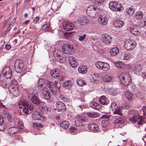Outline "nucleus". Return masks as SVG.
Instances as JSON below:
<instances>
[{
    "label": "nucleus",
    "instance_id": "obj_20",
    "mask_svg": "<svg viewBox=\"0 0 146 146\" xmlns=\"http://www.w3.org/2000/svg\"><path fill=\"white\" fill-rule=\"evenodd\" d=\"M88 128L94 131H96L99 129L98 125L96 123H90L88 125Z\"/></svg>",
    "mask_w": 146,
    "mask_h": 146
},
{
    "label": "nucleus",
    "instance_id": "obj_58",
    "mask_svg": "<svg viewBox=\"0 0 146 146\" xmlns=\"http://www.w3.org/2000/svg\"><path fill=\"white\" fill-rule=\"evenodd\" d=\"M49 25L48 24H46L44 25L42 27V29L43 30H46L49 27Z\"/></svg>",
    "mask_w": 146,
    "mask_h": 146
},
{
    "label": "nucleus",
    "instance_id": "obj_56",
    "mask_svg": "<svg viewBox=\"0 0 146 146\" xmlns=\"http://www.w3.org/2000/svg\"><path fill=\"white\" fill-rule=\"evenodd\" d=\"M142 109L143 112V116L144 118H146V106H143Z\"/></svg>",
    "mask_w": 146,
    "mask_h": 146
},
{
    "label": "nucleus",
    "instance_id": "obj_42",
    "mask_svg": "<svg viewBox=\"0 0 146 146\" xmlns=\"http://www.w3.org/2000/svg\"><path fill=\"white\" fill-rule=\"evenodd\" d=\"M109 122L107 120H103L102 121L101 125L102 127L104 129L107 128L108 126Z\"/></svg>",
    "mask_w": 146,
    "mask_h": 146
},
{
    "label": "nucleus",
    "instance_id": "obj_36",
    "mask_svg": "<svg viewBox=\"0 0 146 146\" xmlns=\"http://www.w3.org/2000/svg\"><path fill=\"white\" fill-rule=\"evenodd\" d=\"M113 78L111 76L108 75H106L103 77V80L105 82H109L112 81Z\"/></svg>",
    "mask_w": 146,
    "mask_h": 146
},
{
    "label": "nucleus",
    "instance_id": "obj_12",
    "mask_svg": "<svg viewBox=\"0 0 146 146\" xmlns=\"http://www.w3.org/2000/svg\"><path fill=\"white\" fill-rule=\"evenodd\" d=\"M41 92L44 98L46 100H49L51 97V94L46 87L43 88Z\"/></svg>",
    "mask_w": 146,
    "mask_h": 146
},
{
    "label": "nucleus",
    "instance_id": "obj_21",
    "mask_svg": "<svg viewBox=\"0 0 146 146\" xmlns=\"http://www.w3.org/2000/svg\"><path fill=\"white\" fill-rule=\"evenodd\" d=\"M59 71L58 70L54 69L50 72L53 78L59 79L60 77L59 75Z\"/></svg>",
    "mask_w": 146,
    "mask_h": 146
},
{
    "label": "nucleus",
    "instance_id": "obj_4",
    "mask_svg": "<svg viewBox=\"0 0 146 146\" xmlns=\"http://www.w3.org/2000/svg\"><path fill=\"white\" fill-rule=\"evenodd\" d=\"M109 7L112 11H120L122 8L121 5L114 1H111L110 2Z\"/></svg>",
    "mask_w": 146,
    "mask_h": 146
},
{
    "label": "nucleus",
    "instance_id": "obj_44",
    "mask_svg": "<svg viewBox=\"0 0 146 146\" xmlns=\"http://www.w3.org/2000/svg\"><path fill=\"white\" fill-rule=\"evenodd\" d=\"M126 11L128 15H133L134 12V11L132 7L127 8L126 9Z\"/></svg>",
    "mask_w": 146,
    "mask_h": 146
},
{
    "label": "nucleus",
    "instance_id": "obj_33",
    "mask_svg": "<svg viewBox=\"0 0 146 146\" xmlns=\"http://www.w3.org/2000/svg\"><path fill=\"white\" fill-rule=\"evenodd\" d=\"M114 25L115 27L119 28L122 27L124 25L123 22L121 20H117L114 23Z\"/></svg>",
    "mask_w": 146,
    "mask_h": 146
},
{
    "label": "nucleus",
    "instance_id": "obj_64",
    "mask_svg": "<svg viewBox=\"0 0 146 146\" xmlns=\"http://www.w3.org/2000/svg\"><path fill=\"white\" fill-rule=\"evenodd\" d=\"M104 0H95L96 4H99L103 2Z\"/></svg>",
    "mask_w": 146,
    "mask_h": 146
},
{
    "label": "nucleus",
    "instance_id": "obj_59",
    "mask_svg": "<svg viewBox=\"0 0 146 146\" xmlns=\"http://www.w3.org/2000/svg\"><path fill=\"white\" fill-rule=\"evenodd\" d=\"M26 107L28 109H29L30 110H32L34 109L33 105H31V104H29V103H28V105Z\"/></svg>",
    "mask_w": 146,
    "mask_h": 146
},
{
    "label": "nucleus",
    "instance_id": "obj_63",
    "mask_svg": "<svg viewBox=\"0 0 146 146\" xmlns=\"http://www.w3.org/2000/svg\"><path fill=\"white\" fill-rule=\"evenodd\" d=\"M39 17H36L34 19L33 22V23L35 24H36L39 21Z\"/></svg>",
    "mask_w": 146,
    "mask_h": 146
},
{
    "label": "nucleus",
    "instance_id": "obj_3",
    "mask_svg": "<svg viewBox=\"0 0 146 146\" xmlns=\"http://www.w3.org/2000/svg\"><path fill=\"white\" fill-rule=\"evenodd\" d=\"M96 67L99 70L103 71H107L110 68L109 64L104 62L98 61L95 64Z\"/></svg>",
    "mask_w": 146,
    "mask_h": 146
},
{
    "label": "nucleus",
    "instance_id": "obj_49",
    "mask_svg": "<svg viewBox=\"0 0 146 146\" xmlns=\"http://www.w3.org/2000/svg\"><path fill=\"white\" fill-rule=\"evenodd\" d=\"M146 25V21L141 20L139 24V26L140 27H143Z\"/></svg>",
    "mask_w": 146,
    "mask_h": 146
},
{
    "label": "nucleus",
    "instance_id": "obj_11",
    "mask_svg": "<svg viewBox=\"0 0 146 146\" xmlns=\"http://www.w3.org/2000/svg\"><path fill=\"white\" fill-rule=\"evenodd\" d=\"M62 25L64 29L68 31L72 30L74 27V24L70 21L64 22Z\"/></svg>",
    "mask_w": 146,
    "mask_h": 146
},
{
    "label": "nucleus",
    "instance_id": "obj_26",
    "mask_svg": "<svg viewBox=\"0 0 146 146\" xmlns=\"http://www.w3.org/2000/svg\"><path fill=\"white\" fill-rule=\"evenodd\" d=\"M28 102L24 99H22L19 103V106L20 108H22L24 107H27L28 105Z\"/></svg>",
    "mask_w": 146,
    "mask_h": 146
},
{
    "label": "nucleus",
    "instance_id": "obj_43",
    "mask_svg": "<svg viewBox=\"0 0 146 146\" xmlns=\"http://www.w3.org/2000/svg\"><path fill=\"white\" fill-rule=\"evenodd\" d=\"M58 52L56 54V60L59 62L60 63H62L63 62V57L62 56L60 55L58 52Z\"/></svg>",
    "mask_w": 146,
    "mask_h": 146
},
{
    "label": "nucleus",
    "instance_id": "obj_55",
    "mask_svg": "<svg viewBox=\"0 0 146 146\" xmlns=\"http://www.w3.org/2000/svg\"><path fill=\"white\" fill-rule=\"evenodd\" d=\"M86 35V34H84L82 35H80L78 36V40L80 41H82L85 38Z\"/></svg>",
    "mask_w": 146,
    "mask_h": 146
},
{
    "label": "nucleus",
    "instance_id": "obj_24",
    "mask_svg": "<svg viewBox=\"0 0 146 146\" xmlns=\"http://www.w3.org/2000/svg\"><path fill=\"white\" fill-rule=\"evenodd\" d=\"M38 109L43 113L49 112L50 111V108L44 106H40Z\"/></svg>",
    "mask_w": 146,
    "mask_h": 146
},
{
    "label": "nucleus",
    "instance_id": "obj_18",
    "mask_svg": "<svg viewBox=\"0 0 146 146\" xmlns=\"http://www.w3.org/2000/svg\"><path fill=\"white\" fill-rule=\"evenodd\" d=\"M9 90L10 93L15 97L17 96L19 94L17 87H9Z\"/></svg>",
    "mask_w": 146,
    "mask_h": 146
},
{
    "label": "nucleus",
    "instance_id": "obj_57",
    "mask_svg": "<svg viewBox=\"0 0 146 146\" xmlns=\"http://www.w3.org/2000/svg\"><path fill=\"white\" fill-rule=\"evenodd\" d=\"M22 111L23 112L26 114H28L29 113V110L26 107L24 108L23 109Z\"/></svg>",
    "mask_w": 146,
    "mask_h": 146
},
{
    "label": "nucleus",
    "instance_id": "obj_39",
    "mask_svg": "<svg viewBox=\"0 0 146 146\" xmlns=\"http://www.w3.org/2000/svg\"><path fill=\"white\" fill-rule=\"evenodd\" d=\"M125 95L126 98L129 101H131L133 98V94L129 91H127L125 93Z\"/></svg>",
    "mask_w": 146,
    "mask_h": 146
},
{
    "label": "nucleus",
    "instance_id": "obj_14",
    "mask_svg": "<svg viewBox=\"0 0 146 146\" xmlns=\"http://www.w3.org/2000/svg\"><path fill=\"white\" fill-rule=\"evenodd\" d=\"M78 22L81 25L85 26L88 24L89 21L87 18L85 16H82L78 18Z\"/></svg>",
    "mask_w": 146,
    "mask_h": 146
},
{
    "label": "nucleus",
    "instance_id": "obj_10",
    "mask_svg": "<svg viewBox=\"0 0 146 146\" xmlns=\"http://www.w3.org/2000/svg\"><path fill=\"white\" fill-rule=\"evenodd\" d=\"M74 49V47L72 45H71L66 44H64L62 46V50L64 54H70Z\"/></svg>",
    "mask_w": 146,
    "mask_h": 146
},
{
    "label": "nucleus",
    "instance_id": "obj_1",
    "mask_svg": "<svg viewBox=\"0 0 146 146\" xmlns=\"http://www.w3.org/2000/svg\"><path fill=\"white\" fill-rule=\"evenodd\" d=\"M135 112L133 110L129 111L128 113L129 120L132 123H134L138 121L137 123L141 125L143 122L144 119L142 116H137L135 114Z\"/></svg>",
    "mask_w": 146,
    "mask_h": 146
},
{
    "label": "nucleus",
    "instance_id": "obj_53",
    "mask_svg": "<svg viewBox=\"0 0 146 146\" xmlns=\"http://www.w3.org/2000/svg\"><path fill=\"white\" fill-rule=\"evenodd\" d=\"M42 125L41 124H38L37 123H33V127L35 128L38 129V127L40 126L41 127Z\"/></svg>",
    "mask_w": 146,
    "mask_h": 146
},
{
    "label": "nucleus",
    "instance_id": "obj_41",
    "mask_svg": "<svg viewBox=\"0 0 146 146\" xmlns=\"http://www.w3.org/2000/svg\"><path fill=\"white\" fill-rule=\"evenodd\" d=\"M113 111L114 115L116 114L120 116L122 115V111L121 108L119 107H118L117 109H116L115 110H113Z\"/></svg>",
    "mask_w": 146,
    "mask_h": 146
},
{
    "label": "nucleus",
    "instance_id": "obj_40",
    "mask_svg": "<svg viewBox=\"0 0 146 146\" xmlns=\"http://www.w3.org/2000/svg\"><path fill=\"white\" fill-rule=\"evenodd\" d=\"M2 115L4 118L8 120L10 119L11 117V115L7 111H4L2 113Z\"/></svg>",
    "mask_w": 146,
    "mask_h": 146
},
{
    "label": "nucleus",
    "instance_id": "obj_7",
    "mask_svg": "<svg viewBox=\"0 0 146 146\" xmlns=\"http://www.w3.org/2000/svg\"><path fill=\"white\" fill-rule=\"evenodd\" d=\"M23 64L21 60L17 59L15 61L14 66L16 72L21 73L23 69Z\"/></svg>",
    "mask_w": 146,
    "mask_h": 146
},
{
    "label": "nucleus",
    "instance_id": "obj_31",
    "mask_svg": "<svg viewBox=\"0 0 146 146\" xmlns=\"http://www.w3.org/2000/svg\"><path fill=\"white\" fill-rule=\"evenodd\" d=\"M31 100L33 103L36 104L38 105L40 102V101L39 98L35 96H33L31 98Z\"/></svg>",
    "mask_w": 146,
    "mask_h": 146
},
{
    "label": "nucleus",
    "instance_id": "obj_15",
    "mask_svg": "<svg viewBox=\"0 0 146 146\" xmlns=\"http://www.w3.org/2000/svg\"><path fill=\"white\" fill-rule=\"evenodd\" d=\"M86 119L83 117H79V118L75 121V125L77 126L81 127L83 126L84 122L86 121Z\"/></svg>",
    "mask_w": 146,
    "mask_h": 146
},
{
    "label": "nucleus",
    "instance_id": "obj_38",
    "mask_svg": "<svg viewBox=\"0 0 146 146\" xmlns=\"http://www.w3.org/2000/svg\"><path fill=\"white\" fill-rule=\"evenodd\" d=\"M1 77H0V85L4 88H6L8 86L7 82L5 79H2Z\"/></svg>",
    "mask_w": 146,
    "mask_h": 146
},
{
    "label": "nucleus",
    "instance_id": "obj_8",
    "mask_svg": "<svg viewBox=\"0 0 146 146\" xmlns=\"http://www.w3.org/2000/svg\"><path fill=\"white\" fill-rule=\"evenodd\" d=\"M136 44V43L133 41L127 40L125 42L124 47L127 50L130 51L135 48Z\"/></svg>",
    "mask_w": 146,
    "mask_h": 146
},
{
    "label": "nucleus",
    "instance_id": "obj_47",
    "mask_svg": "<svg viewBox=\"0 0 146 146\" xmlns=\"http://www.w3.org/2000/svg\"><path fill=\"white\" fill-rule=\"evenodd\" d=\"M106 97L104 96H102L99 100V102L102 104H105L106 103Z\"/></svg>",
    "mask_w": 146,
    "mask_h": 146
},
{
    "label": "nucleus",
    "instance_id": "obj_54",
    "mask_svg": "<svg viewBox=\"0 0 146 146\" xmlns=\"http://www.w3.org/2000/svg\"><path fill=\"white\" fill-rule=\"evenodd\" d=\"M38 86L39 90H40L41 91L42 90V89L43 88L46 87H45V84H44L43 83L41 84H39Z\"/></svg>",
    "mask_w": 146,
    "mask_h": 146
},
{
    "label": "nucleus",
    "instance_id": "obj_52",
    "mask_svg": "<svg viewBox=\"0 0 146 146\" xmlns=\"http://www.w3.org/2000/svg\"><path fill=\"white\" fill-rule=\"evenodd\" d=\"M122 121V119L119 117L114 120V123L115 124L121 123Z\"/></svg>",
    "mask_w": 146,
    "mask_h": 146
},
{
    "label": "nucleus",
    "instance_id": "obj_27",
    "mask_svg": "<svg viewBox=\"0 0 146 146\" xmlns=\"http://www.w3.org/2000/svg\"><path fill=\"white\" fill-rule=\"evenodd\" d=\"M87 69L86 66H80L78 68V72L80 74H85L87 72Z\"/></svg>",
    "mask_w": 146,
    "mask_h": 146
},
{
    "label": "nucleus",
    "instance_id": "obj_60",
    "mask_svg": "<svg viewBox=\"0 0 146 146\" xmlns=\"http://www.w3.org/2000/svg\"><path fill=\"white\" fill-rule=\"evenodd\" d=\"M115 65L117 68H121V62H116L115 63Z\"/></svg>",
    "mask_w": 146,
    "mask_h": 146
},
{
    "label": "nucleus",
    "instance_id": "obj_6",
    "mask_svg": "<svg viewBox=\"0 0 146 146\" xmlns=\"http://www.w3.org/2000/svg\"><path fill=\"white\" fill-rule=\"evenodd\" d=\"M97 7L96 5H90L87 9L86 13L90 17H94L96 15Z\"/></svg>",
    "mask_w": 146,
    "mask_h": 146
},
{
    "label": "nucleus",
    "instance_id": "obj_29",
    "mask_svg": "<svg viewBox=\"0 0 146 146\" xmlns=\"http://www.w3.org/2000/svg\"><path fill=\"white\" fill-rule=\"evenodd\" d=\"M86 115L90 117L96 118L100 117V115L95 112H91L86 113Z\"/></svg>",
    "mask_w": 146,
    "mask_h": 146
},
{
    "label": "nucleus",
    "instance_id": "obj_19",
    "mask_svg": "<svg viewBox=\"0 0 146 146\" xmlns=\"http://www.w3.org/2000/svg\"><path fill=\"white\" fill-rule=\"evenodd\" d=\"M98 21L100 24L102 25H105L108 22L107 18L104 16L100 15L98 19Z\"/></svg>",
    "mask_w": 146,
    "mask_h": 146
},
{
    "label": "nucleus",
    "instance_id": "obj_2",
    "mask_svg": "<svg viewBox=\"0 0 146 146\" xmlns=\"http://www.w3.org/2000/svg\"><path fill=\"white\" fill-rule=\"evenodd\" d=\"M16 125L17 127H13L8 129V131L10 134H15L23 128V124L22 121H18L17 122Z\"/></svg>",
    "mask_w": 146,
    "mask_h": 146
},
{
    "label": "nucleus",
    "instance_id": "obj_48",
    "mask_svg": "<svg viewBox=\"0 0 146 146\" xmlns=\"http://www.w3.org/2000/svg\"><path fill=\"white\" fill-rule=\"evenodd\" d=\"M18 82L17 81L15 80H13L11 82V83L9 86V87H18Z\"/></svg>",
    "mask_w": 146,
    "mask_h": 146
},
{
    "label": "nucleus",
    "instance_id": "obj_25",
    "mask_svg": "<svg viewBox=\"0 0 146 146\" xmlns=\"http://www.w3.org/2000/svg\"><path fill=\"white\" fill-rule=\"evenodd\" d=\"M58 124L61 127L64 129L68 128L69 125L68 122L66 121H60L59 122Z\"/></svg>",
    "mask_w": 146,
    "mask_h": 146
},
{
    "label": "nucleus",
    "instance_id": "obj_5",
    "mask_svg": "<svg viewBox=\"0 0 146 146\" xmlns=\"http://www.w3.org/2000/svg\"><path fill=\"white\" fill-rule=\"evenodd\" d=\"M120 78L121 82L125 85H128L131 82V78L127 73L122 74Z\"/></svg>",
    "mask_w": 146,
    "mask_h": 146
},
{
    "label": "nucleus",
    "instance_id": "obj_13",
    "mask_svg": "<svg viewBox=\"0 0 146 146\" xmlns=\"http://www.w3.org/2000/svg\"><path fill=\"white\" fill-rule=\"evenodd\" d=\"M32 117L34 120H44L45 119L43 114L38 112L33 113L32 114Z\"/></svg>",
    "mask_w": 146,
    "mask_h": 146
},
{
    "label": "nucleus",
    "instance_id": "obj_32",
    "mask_svg": "<svg viewBox=\"0 0 146 146\" xmlns=\"http://www.w3.org/2000/svg\"><path fill=\"white\" fill-rule=\"evenodd\" d=\"M142 67L141 65L139 64L135 66L133 68V71L134 73L137 74L141 70Z\"/></svg>",
    "mask_w": 146,
    "mask_h": 146
},
{
    "label": "nucleus",
    "instance_id": "obj_28",
    "mask_svg": "<svg viewBox=\"0 0 146 146\" xmlns=\"http://www.w3.org/2000/svg\"><path fill=\"white\" fill-rule=\"evenodd\" d=\"M57 82L55 81L54 82L48 81L47 83V86L51 89H54L56 86Z\"/></svg>",
    "mask_w": 146,
    "mask_h": 146
},
{
    "label": "nucleus",
    "instance_id": "obj_34",
    "mask_svg": "<svg viewBox=\"0 0 146 146\" xmlns=\"http://www.w3.org/2000/svg\"><path fill=\"white\" fill-rule=\"evenodd\" d=\"M143 14L141 11L136 12L134 15V17L137 19H141L143 16Z\"/></svg>",
    "mask_w": 146,
    "mask_h": 146
},
{
    "label": "nucleus",
    "instance_id": "obj_46",
    "mask_svg": "<svg viewBox=\"0 0 146 146\" xmlns=\"http://www.w3.org/2000/svg\"><path fill=\"white\" fill-rule=\"evenodd\" d=\"M72 85V83L70 80H68L64 82L63 84V86L64 87H70Z\"/></svg>",
    "mask_w": 146,
    "mask_h": 146
},
{
    "label": "nucleus",
    "instance_id": "obj_51",
    "mask_svg": "<svg viewBox=\"0 0 146 146\" xmlns=\"http://www.w3.org/2000/svg\"><path fill=\"white\" fill-rule=\"evenodd\" d=\"M60 100L64 102H67L68 100L67 98L65 97V96L62 95H61L60 96Z\"/></svg>",
    "mask_w": 146,
    "mask_h": 146
},
{
    "label": "nucleus",
    "instance_id": "obj_9",
    "mask_svg": "<svg viewBox=\"0 0 146 146\" xmlns=\"http://www.w3.org/2000/svg\"><path fill=\"white\" fill-rule=\"evenodd\" d=\"M3 76L7 79L10 78L12 76V70L9 67H5L2 70Z\"/></svg>",
    "mask_w": 146,
    "mask_h": 146
},
{
    "label": "nucleus",
    "instance_id": "obj_37",
    "mask_svg": "<svg viewBox=\"0 0 146 146\" xmlns=\"http://www.w3.org/2000/svg\"><path fill=\"white\" fill-rule=\"evenodd\" d=\"M76 82L77 84L80 86H82L87 84V83L80 78H78Z\"/></svg>",
    "mask_w": 146,
    "mask_h": 146
},
{
    "label": "nucleus",
    "instance_id": "obj_17",
    "mask_svg": "<svg viewBox=\"0 0 146 146\" xmlns=\"http://www.w3.org/2000/svg\"><path fill=\"white\" fill-rule=\"evenodd\" d=\"M56 106L58 109L60 111H63L66 110V106L64 104L60 101L58 102L56 104Z\"/></svg>",
    "mask_w": 146,
    "mask_h": 146
},
{
    "label": "nucleus",
    "instance_id": "obj_30",
    "mask_svg": "<svg viewBox=\"0 0 146 146\" xmlns=\"http://www.w3.org/2000/svg\"><path fill=\"white\" fill-rule=\"evenodd\" d=\"M119 53V50L118 48L115 47L111 49L110 51L111 55L113 56L117 55Z\"/></svg>",
    "mask_w": 146,
    "mask_h": 146
},
{
    "label": "nucleus",
    "instance_id": "obj_45",
    "mask_svg": "<svg viewBox=\"0 0 146 146\" xmlns=\"http://www.w3.org/2000/svg\"><path fill=\"white\" fill-rule=\"evenodd\" d=\"M92 104V107L96 110H98L101 108L100 105L97 103L95 102H93Z\"/></svg>",
    "mask_w": 146,
    "mask_h": 146
},
{
    "label": "nucleus",
    "instance_id": "obj_35",
    "mask_svg": "<svg viewBox=\"0 0 146 146\" xmlns=\"http://www.w3.org/2000/svg\"><path fill=\"white\" fill-rule=\"evenodd\" d=\"M133 57V53H125L123 54V59L125 60H129Z\"/></svg>",
    "mask_w": 146,
    "mask_h": 146
},
{
    "label": "nucleus",
    "instance_id": "obj_23",
    "mask_svg": "<svg viewBox=\"0 0 146 146\" xmlns=\"http://www.w3.org/2000/svg\"><path fill=\"white\" fill-rule=\"evenodd\" d=\"M69 64L71 67H75L77 65V63L74 58L72 56H70L69 58Z\"/></svg>",
    "mask_w": 146,
    "mask_h": 146
},
{
    "label": "nucleus",
    "instance_id": "obj_61",
    "mask_svg": "<svg viewBox=\"0 0 146 146\" xmlns=\"http://www.w3.org/2000/svg\"><path fill=\"white\" fill-rule=\"evenodd\" d=\"M71 33L70 32H66L64 34V35L65 37L68 38H70L71 36Z\"/></svg>",
    "mask_w": 146,
    "mask_h": 146
},
{
    "label": "nucleus",
    "instance_id": "obj_16",
    "mask_svg": "<svg viewBox=\"0 0 146 146\" xmlns=\"http://www.w3.org/2000/svg\"><path fill=\"white\" fill-rule=\"evenodd\" d=\"M102 39L103 42L108 44H109L111 40V37L108 35L104 34L102 36Z\"/></svg>",
    "mask_w": 146,
    "mask_h": 146
},
{
    "label": "nucleus",
    "instance_id": "obj_62",
    "mask_svg": "<svg viewBox=\"0 0 146 146\" xmlns=\"http://www.w3.org/2000/svg\"><path fill=\"white\" fill-rule=\"evenodd\" d=\"M85 101V100L84 98L82 99V100H80L79 102V103H80V102H82L81 104L80 105H78V107L81 108L82 106H83L84 105L83 102H84Z\"/></svg>",
    "mask_w": 146,
    "mask_h": 146
},
{
    "label": "nucleus",
    "instance_id": "obj_22",
    "mask_svg": "<svg viewBox=\"0 0 146 146\" xmlns=\"http://www.w3.org/2000/svg\"><path fill=\"white\" fill-rule=\"evenodd\" d=\"M138 27L134 25L129 28V30L131 33L133 35H137L138 34L139 31L138 29Z\"/></svg>",
    "mask_w": 146,
    "mask_h": 146
},
{
    "label": "nucleus",
    "instance_id": "obj_50",
    "mask_svg": "<svg viewBox=\"0 0 146 146\" xmlns=\"http://www.w3.org/2000/svg\"><path fill=\"white\" fill-rule=\"evenodd\" d=\"M111 107L112 111L115 110L116 109H117L118 108L117 105L115 102H113L111 104Z\"/></svg>",
    "mask_w": 146,
    "mask_h": 146
}]
</instances>
